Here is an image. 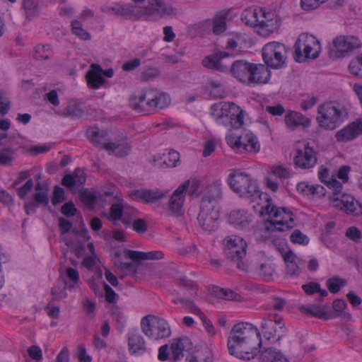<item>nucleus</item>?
<instances>
[{
    "label": "nucleus",
    "mask_w": 362,
    "mask_h": 362,
    "mask_svg": "<svg viewBox=\"0 0 362 362\" xmlns=\"http://www.w3.org/2000/svg\"><path fill=\"white\" fill-rule=\"evenodd\" d=\"M227 346L229 354L238 358L246 361L255 358L262 346L258 328L247 322L234 325L228 337Z\"/></svg>",
    "instance_id": "1"
},
{
    "label": "nucleus",
    "mask_w": 362,
    "mask_h": 362,
    "mask_svg": "<svg viewBox=\"0 0 362 362\" xmlns=\"http://www.w3.org/2000/svg\"><path fill=\"white\" fill-rule=\"evenodd\" d=\"M259 207V214L267 216L266 229L267 230L284 232L296 226L295 215L292 210L287 207L277 206L273 204L271 197L267 193L263 194L262 199L253 208L257 210Z\"/></svg>",
    "instance_id": "2"
},
{
    "label": "nucleus",
    "mask_w": 362,
    "mask_h": 362,
    "mask_svg": "<svg viewBox=\"0 0 362 362\" xmlns=\"http://www.w3.org/2000/svg\"><path fill=\"white\" fill-rule=\"evenodd\" d=\"M318 177L320 180L332 190L329 201L334 208L354 216L362 214V205L353 196L341 193L342 184L334 176L329 177L327 168H320Z\"/></svg>",
    "instance_id": "3"
},
{
    "label": "nucleus",
    "mask_w": 362,
    "mask_h": 362,
    "mask_svg": "<svg viewBox=\"0 0 362 362\" xmlns=\"http://www.w3.org/2000/svg\"><path fill=\"white\" fill-rule=\"evenodd\" d=\"M170 101L168 94L156 88H146L131 95L129 105L139 113L149 115L158 109L167 107Z\"/></svg>",
    "instance_id": "4"
},
{
    "label": "nucleus",
    "mask_w": 362,
    "mask_h": 362,
    "mask_svg": "<svg viewBox=\"0 0 362 362\" xmlns=\"http://www.w3.org/2000/svg\"><path fill=\"white\" fill-rule=\"evenodd\" d=\"M242 21L256 29L257 33L267 37L279 28V20L276 13L259 6H250L241 14Z\"/></svg>",
    "instance_id": "5"
},
{
    "label": "nucleus",
    "mask_w": 362,
    "mask_h": 362,
    "mask_svg": "<svg viewBox=\"0 0 362 362\" xmlns=\"http://www.w3.org/2000/svg\"><path fill=\"white\" fill-rule=\"evenodd\" d=\"M221 183L220 181L214 182L210 186L211 194L202 197L197 221L200 227L205 231L212 232L218 227L219 211L215 209L213 202L221 198Z\"/></svg>",
    "instance_id": "6"
},
{
    "label": "nucleus",
    "mask_w": 362,
    "mask_h": 362,
    "mask_svg": "<svg viewBox=\"0 0 362 362\" xmlns=\"http://www.w3.org/2000/svg\"><path fill=\"white\" fill-rule=\"evenodd\" d=\"M230 189L239 197L248 199L251 203L259 202L265 192H261L257 182L249 174L235 170L231 172L227 178Z\"/></svg>",
    "instance_id": "7"
},
{
    "label": "nucleus",
    "mask_w": 362,
    "mask_h": 362,
    "mask_svg": "<svg viewBox=\"0 0 362 362\" xmlns=\"http://www.w3.org/2000/svg\"><path fill=\"white\" fill-rule=\"evenodd\" d=\"M211 115L218 124L233 129L244 124L243 110L234 103L220 102L211 107Z\"/></svg>",
    "instance_id": "8"
},
{
    "label": "nucleus",
    "mask_w": 362,
    "mask_h": 362,
    "mask_svg": "<svg viewBox=\"0 0 362 362\" xmlns=\"http://www.w3.org/2000/svg\"><path fill=\"white\" fill-rule=\"evenodd\" d=\"M346 111L344 107L334 102H325L317 107L316 120L320 127L333 130L344 121Z\"/></svg>",
    "instance_id": "9"
},
{
    "label": "nucleus",
    "mask_w": 362,
    "mask_h": 362,
    "mask_svg": "<svg viewBox=\"0 0 362 362\" xmlns=\"http://www.w3.org/2000/svg\"><path fill=\"white\" fill-rule=\"evenodd\" d=\"M190 195H199L202 191V182L198 179L188 180L181 184L173 193L169 200L168 209L176 215L182 214L187 192Z\"/></svg>",
    "instance_id": "10"
},
{
    "label": "nucleus",
    "mask_w": 362,
    "mask_h": 362,
    "mask_svg": "<svg viewBox=\"0 0 362 362\" xmlns=\"http://www.w3.org/2000/svg\"><path fill=\"white\" fill-rule=\"evenodd\" d=\"M294 48L295 59L298 62L317 58L322 50L319 40L308 33H302L298 36Z\"/></svg>",
    "instance_id": "11"
},
{
    "label": "nucleus",
    "mask_w": 362,
    "mask_h": 362,
    "mask_svg": "<svg viewBox=\"0 0 362 362\" xmlns=\"http://www.w3.org/2000/svg\"><path fill=\"white\" fill-rule=\"evenodd\" d=\"M141 327L144 334L153 340L168 338L171 334L168 321L158 316H145L141 319Z\"/></svg>",
    "instance_id": "12"
},
{
    "label": "nucleus",
    "mask_w": 362,
    "mask_h": 362,
    "mask_svg": "<svg viewBox=\"0 0 362 362\" xmlns=\"http://www.w3.org/2000/svg\"><path fill=\"white\" fill-rule=\"evenodd\" d=\"M223 243L224 252L228 258L235 262L238 269L247 270V265L243 262L247 247L245 240L240 236L231 235L227 236Z\"/></svg>",
    "instance_id": "13"
},
{
    "label": "nucleus",
    "mask_w": 362,
    "mask_h": 362,
    "mask_svg": "<svg viewBox=\"0 0 362 362\" xmlns=\"http://www.w3.org/2000/svg\"><path fill=\"white\" fill-rule=\"evenodd\" d=\"M287 50L285 45L278 42L267 43L262 49V59L268 67L280 69L286 63Z\"/></svg>",
    "instance_id": "14"
},
{
    "label": "nucleus",
    "mask_w": 362,
    "mask_h": 362,
    "mask_svg": "<svg viewBox=\"0 0 362 362\" xmlns=\"http://www.w3.org/2000/svg\"><path fill=\"white\" fill-rule=\"evenodd\" d=\"M359 47L360 41L357 37L339 35L333 40L329 47V55L333 59L342 58Z\"/></svg>",
    "instance_id": "15"
},
{
    "label": "nucleus",
    "mask_w": 362,
    "mask_h": 362,
    "mask_svg": "<svg viewBox=\"0 0 362 362\" xmlns=\"http://www.w3.org/2000/svg\"><path fill=\"white\" fill-rule=\"evenodd\" d=\"M228 222L235 229L245 233L255 232L257 223L253 215L244 209H235L230 211Z\"/></svg>",
    "instance_id": "16"
},
{
    "label": "nucleus",
    "mask_w": 362,
    "mask_h": 362,
    "mask_svg": "<svg viewBox=\"0 0 362 362\" xmlns=\"http://www.w3.org/2000/svg\"><path fill=\"white\" fill-rule=\"evenodd\" d=\"M261 327L264 338L271 344L280 341L286 333V327L279 316L274 320L264 319Z\"/></svg>",
    "instance_id": "17"
},
{
    "label": "nucleus",
    "mask_w": 362,
    "mask_h": 362,
    "mask_svg": "<svg viewBox=\"0 0 362 362\" xmlns=\"http://www.w3.org/2000/svg\"><path fill=\"white\" fill-rule=\"evenodd\" d=\"M175 13V9L162 0H148V6L143 8L142 14L146 16H157L162 18L171 16Z\"/></svg>",
    "instance_id": "18"
},
{
    "label": "nucleus",
    "mask_w": 362,
    "mask_h": 362,
    "mask_svg": "<svg viewBox=\"0 0 362 362\" xmlns=\"http://www.w3.org/2000/svg\"><path fill=\"white\" fill-rule=\"evenodd\" d=\"M167 194V191H162L157 188L151 189H141L131 192L129 197L132 200L144 204H151L165 197Z\"/></svg>",
    "instance_id": "19"
},
{
    "label": "nucleus",
    "mask_w": 362,
    "mask_h": 362,
    "mask_svg": "<svg viewBox=\"0 0 362 362\" xmlns=\"http://www.w3.org/2000/svg\"><path fill=\"white\" fill-rule=\"evenodd\" d=\"M316 152L308 144L303 149H298L294 157L295 165L301 169H310L317 163Z\"/></svg>",
    "instance_id": "20"
},
{
    "label": "nucleus",
    "mask_w": 362,
    "mask_h": 362,
    "mask_svg": "<svg viewBox=\"0 0 362 362\" xmlns=\"http://www.w3.org/2000/svg\"><path fill=\"white\" fill-rule=\"evenodd\" d=\"M131 147L127 137L120 136L115 138L114 141H107L103 145V149L105 150L108 154L121 158L129 153Z\"/></svg>",
    "instance_id": "21"
},
{
    "label": "nucleus",
    "mask_w": 362,
    "mask_h": 362,
    "mask_svg": "<svg viewBox=\"0 0 362 362\" xmlns=\"http://www.w3.org/2000/svg\"><path fill=\"white\" fill-rule=\"evenodd\" d=\"M281 256L286 264L287 274L298 276L305 267V260L296 256L291 250L282 252Z\"/></svg>",
    "instance_id": "22"
},
{
    "label": "nucleus",
    "mask_w": 362,
    "mask_h": 362,
    "mask_svg": "<svg viewBox=\"0 0 362 362\" xmlns=\"http://www.w3.org/2000/svg\"><path fill=\"white\" fill-rule=\"evenodd\" d=\"M253 65L245 60H236L231 64L229 71L237 81L247 85Z\"/></svg>",
    "instance_id": "23"
},
{
    "label": "nucleus",
    "mask_w": 362,
    "mask_h": 362,
    "mask_svg": "<svg viewBox=\"0 0 362 362\" xmlns=\"http://www.w3.org/2000/svg\"><path fill=\"white\" fill-rule=\"evenodd\" d=\"M362 134V118L356 119L338 131L335 138L339 142H348Z\"/></svg>",
    "instance_id": "24"
},
{
    "label": "nucleus",
    "mask_w": 362,
    "mask_h": 362,
    "mask_svg": "<svg viewBox=\"0 0 362 362\" xmlns=\"http://www.w3.org/2000/svg\"><path fill=\"white\" fill-rule=\"evenodd\" d=\"M271 71L267 65L254 64L247 86L267 83L271 78Z\"/></svg>",
    "instance_id": "25"
},
{
    "label": "nucleus",
    "mask_w": 362,
    "mask_h": 362,
    "mask_svg": "<svg viewBox=\"0 0 362 362\" xmlns=\"http://www.w3.org/2000/svg\"><path fill=\"white\" fill-rule=\"evenodd\" d=\"M284 121L286 127L291 131H293L300 127L307 128L311 124L310 118L299 112L292 110L287 112Z\"/></svg>",
    "instance_id": "26"
},
{
    "label": "nucleus",
    "mask_w": 362,
    "mask_h": 362,
    "mask_svg": "<svg viewBox=\"0 0 362 362\" xmlns=\"http://www.w3.org/2000/svg\"><path fill=\"white\" fill-rule=\"evenodd\" d=\"M129 351L132 354L142 355L146 350V342L137 330L129 332Z\"/></svg>",
    "instance_id": "27"
},
{
    "label": "nucleus",
    "mask_w": 362,
    "mask_h": 362,
    "mask_svg": "<svg viewBox=\"0 0 362 362\" xmlns=\"http://www.w3.org/2000/svg\"><path fill=\"white\" fill-rule=\"evenodd\" d=\"M124 252L127 258L132 259L134 262H140L146 259H161L164 257L163 252L160 250L144 252L126 250Z\"/></svg>",
    "instance_id": "28"
},
{
    "label": "nucleus",
    "mask_w": 362,
    "mask_h": 362,
    "mask_svg": "<svg viewBox=\"0 0 362 362\" xmlns=\"http://www.w3.org/2000/svg\"><path fill=\"white\" fill-rule=\"evenodd\" d=\"M228 56V54L227 52L224 51L219 52L206 57L202 61V64L206 68L226 72L228 68L222 64L221 59Z\"/></svg>",
    "instance_id": "29"
},
{
    "label": "nucleus",
    "mask_w": 362,
    "mask_h": 362,
    "mask_svg": "<svg viewBox=\"0 0 362 362\" xmlns=\"http://www.w3.org/2000/svg\"><path fill=\"white\" fill-rule=\"evenodd\" d=\"M86 78L88 85L94 89L99 88L105 83L103 69L97 64H93L90 66V69L87 72Z\"/></svg>",
    "instance_id": "30"
},
{
    "label": "nucleus",
    "mask_w": 362,
    "mask_h": 362,
    "mask_svg": "<svg viewBox=\"0 0 362 362\" xmlns=\"http://www.w3.org/2000/svg\"><path fill=\"white\" fill-rule=\"evenodd\" d=\"M190 346V342L187 338L174 339L170 344V359L180 358L185 354L191 353L188 349Z\"/></svg>",
    "instance_id": "31"
},
{
    "label": "nucleus",
    "mask_w": 362,
    "mask_h": 362,
    "mask_svg": "<svg viewBox=\"0 0 362 362\" xmlns=\"http://www.w3.org/2000/svg\"><path fill=\"white\" fill-rule=\"evenodd\" d=\"M297 191L303 195L310 197H321L325 194V189L317 184H310L308 182H300L296 186Z\"/></svg>",
    "instance_id": "32"
},
{
    "label": "nucleus",
    "mask_w": 362,
    "mask_h": 362,
    "mask_svg": "<svg viewBox=\"0 0 362 362\" xmlns=\"http://www.w3.org/2000/svg\"><path fill=\"white\" fill-rule=\"evenodd\" d=\"M60 277L63 279L64 286L68 290L75 289L81 283L78 272L72 267H67L64 275L60 272Z\"/></svg>",
    "instance_id": "33"
},
{
    "label": "nucleus",
    "mask_w": 362,
    "mask_h": 362,
    "mask_svg": "<svg viewBox=\"0 0 362 362\" xmlns=\"http://www.w3.org/2000/svg\"><path fill=\"white\" fill-rule=\"evenodd\" d=\"M259 148L260 146L257 138L252 133L247 132L242 135L240 153L243 151L257 153L259 151Z\"/></svg>",
    "instance_id": "34"
},
{
    "label": "nucleus",
    "mask_w": 362,
    "mask_h": 362,
    "mask_svg": "<svg viewBox=\"0 0 362 362\" xmlns=\"http://www.w3.org/2000/svg\"><path fill=\"white\" fill-rule=\"evenodd\" d=\"M36 192L33 196V201L39 206L49 204V186L45 182H38L35 186Z\"/></svg>",
    "instance_id": "35"
},
{
    "label": "nucleus",
    "mask_w": 362,
    "mask_h": 362,
    "mask_svg": "<svg viewBox=\"0 0 362 362\" xmlns=\"http://www.w3.org/2000/svg\"><path fill=\"white\" fill-rule=\"evenodd\" d=\"M300 310L304 313L311 315L320 319L329 320L335 317L331 312H327L323 308L314 305H302Z\"/></svg>",
    "instance_id": "36"
},
{
    "label": "nucleus",
    "mask_w": 362,
    "mask_h": 362,
    "mask_svg": "<svg viewBox=\"0 0 362 362\" xmlns=\"http://www.w3.org/2000/svg\"><path fill=\"white\" fill-rule=\"evenodd\" d=\"M82 202L88 208H94L103 199V195L95 190L84 189L80 194Z\"/></svg>",
    "instance_id": "37"
},
{
    "label": "nucleus",
    "mask_w": 362,
    "mask_h": 362,
    "mask_svg": "<svg viewBox=\"0 0 362 362\" xmlns=\"http://www.w3.org/2000/svg\"><path fill=\"white\" fill-rule=\"evenodd\" d=\"M160 160L168 168L176 167L180 163V153L173 149H169L162 154Z\"/></svg>",
    "instance_id": "38"
},
{
    "label": "nucleus",
    "mask_w": 362,
    "mask_h": 362,
    "mask_svg": "<svg viewBox=\"0 0 362 362\" xmlns=\"http://www.w3.org/2000/svg\"><path fill=\"white\" fill-rule=\"evenodd\" d=\"M212 293L216 297L227 300H240L241 299V296L240 294L229 288L216 286L213 288Z\"/></svg>",
    "instance_id": "39"
},
{
    "label": "nucleus",
    "mask_w": 362,
    "mask_h": 362,
    "mask_svg": "<svg viewBox=\"0 0 362 362\" xmlns=\"http://www.w3.org/2000/svg\"><path fill=\"white\" fill-rule=\"evenodd\" d=\"M277 356L279 362H288L287 358L279 351L275 349H266L260 354V358L262 362H272L273 357Z\"/></svg>",
    "instance_id": "40"
},
{
    "label": "nucleus",
    "mask_w": 362,
    "mask_h": 362,
    "mask_svg": "<svg viewBox=\"0 0 362 362\" xmlns=\"http://www.w3.org/2000/svg\"><path fill=\"white\" fill-rule=\"evenodd\" d=\"M86 135L88 140L96 147L103 149V145L107 141L100 134L96 128H89L86 132Z\"/></svg>",
    "instance_id": "41"
},
{
    "label": "nucleus",
    "mask_w": 362,
    "mask_h": 362,
    "mask_svg": "<svg viewBox=\"0 0 362 362\" xmlns=\"http://www.w3.org/2000/svg\"><path fill=\"white\" fill-rule=\"evenodd\" d=\"M66 113L71 119H79L83 117L84 110L80 103L71 101L66 107Z\"/></svg>",
    "instance_id": "42"
},
{
    "label": "nucleus",
    "mask_w": 362,
    "mask_h": 362,
    "mask_svg": "<svg viewBox=\"0 0 362 362\" xmlns=\"http://www.w3.org/2000/svg\"><path fill=\"white\" fill-rule=\"evenodd\" d=\"M346 284V280L338 276H334L327 280L326 286L332 293H338Z\"/></svg>",
    "instance_id": "43"
},
{
    "label": "nucleus",
    "mask_w": 362,
    "mask_h": 362,
    "mask_svg": "<svg viewBox=\"0 0 362 362\" xmlns=\"http://www.w3.org/2000/svg\"><path fill=\"white\" fill-rule=\"evenodd\" d=\"M302 289L307 295H313L319 293L322 297L327 296V292L325 289L320 288V284L315 281H310L302 286Z\"/></svg>",
    "instance_id": "44"
},
{
    "label": "nucleus",
    "mask_w": 362,
    "mask_h": 362,
    "mask_svg": "<svg viewBox=\"0 0 362 362\" xmlns=\"http://www.w3.org/2000/svg\"><path fill=\"white\" fill-rule=\"evenodd\" d=\"M226 29V16L225 13H220L213 20V32L216 35L223 33Z\"/></svg>",
    "instance_id": "45"
},
{
    "label": "nucleus",
    "mask_w": 362,
    "mask_h": 362,
    "mask_svg": "<svg viewBox=\"0 0 362 362\" xmlns=\"http://www.w3.org/2000/svg\"><path fill=\"white\" fill-rule=\"evenodd\" d=\"M226 139L231 148L239 152L242 142V135L237 134L233 130H230L226 134Z\"/></svg>",
    "instance_id": "46"
},
{
    "label": "nucleus",
    "mask_w": 362,
    "mask_h": 362,
    "mask_svg": "<svg viewBox=\"0 0 362 362\" xmlns=\"http://www.w3.org/2000/svg\"><path fill=\"white\" fill-rule=\"evenodd\" d=\"M35 59L37 60H45L52 54L50 45H37L35 47Z\"/></svg>",
    "instance_id": "47"
},
{
    "label": "nucleus",
    "mask_w": 362,
    "mask_h": 362,
    "mask_svg": "<svg viewBox=\"0 0 362 362\" xmlns=\"http://www.w3.org/2000/svg\"><path fill=\"white\" fill-rule=\"evenodd\" d=\"M349 71L352 75L362 78V54L351 61Z\"/></svg>",
    "instance_id": "48"
},
{
    "label": "nucleus",
    "mask_w": 362,
    "mask_h": 362,
    "mask_svg": "<svg viewBox=\"0 0 362 362\" xmlns=\"http://www.w3.org/2000/svg\"><path fill=\"white\" fill-rule=\"evenodd\" d=\"M14 150L11 147H5L0 151V165H11L14 160Z\"/></svg>",
    "instance_id": "49"
},
{
    "label": "nucleus",
    "mask_w": 362,
    "mask_h": 362,
    "mask_svg": "<svg viewBox=\"0 0 362 362\" xmlns=\"http://www.w3.org/2000/svg\"><path fill=\"white\" fill-rule=\"evenodd\" d=\"M124 207L121 204H113L110 209L109 218L112 222L122 221Z\"/></svg>",
    "instance_id": "50"
},
{
    "label": "nucleus",
    "mask_w": 362,
    "mask_h": 362,
    "mask_svg": "<svg viewBox=\"0 0 362 362\" xmlns=\"http://www.w3.org/2000/svg\"><path fill=\"white\" fill-rule=\"evenodd\" d=\"M126 227L131 228L136 233L143 234L148 230V223L143 218H137L131 222V223L127 225Z\"/></svg>",
    "instance_id": "51"
},
{
    "label": "nucleus",
    "mask_w": 362,
    "mask_h": 362,
    "mask_svg": "<svg viewBox=\"0 0 362 362\" xmlns=\"http://www.w3.org/2000/svg\"><path fill=\"white\" fill-rule=\"evenodd\" d=\"M290 240L294 244L307 245L309 243V238L300 230H294L290 236Z\"/></svg>",
    "instance_id": "52"
},
{
    "label": "nucleus",
    "mask_w": 362,
    "mask_h": 362,
    "mask_svg": "<svg viewBox=\"0 0 362 362\" xmlns=\"http://www.w3.org/2000/svg\"><path fill=\"white\" fill-rule=\"evenodd\" d=\"M71 29L73 33L82 40H86L90 38V34L83 29L81 23L77 20L72 21Z\"/></svg>",
    "instance_id": "53"
},
{
    "label": "nucleus",
    "mask_w": 362,
    "mask_h": 362,
    "mask_svg": "<svg viewBox=\"0 0 362 362\" xmlns=\"http://www.w3.org/2000/svg\"><path fill=\"white\" fill-rule=\"evenodd\" d=\"M138 216V211L132 207H126L124 209L122 223L127 226L131 222L134 221Z\"/></svg>",
    "instance_id": "54"
},
{
    "label": "nucleus",
    "mask_w": 362,
    "mask_h": 362,
    "mask_svg": "<svg viewBox=\"0 0 362 362\" xmlns=\"http://www.w3.org/2000/svg\"><path fill=\"white\" fill-rule=\"evenodd\" d=\"M134 8L132 5L117 4L112 7L111 10L122 16H131L134 12Z\"/></svg>",
    "instance_id": "55"
},
{
    "label": "nucleus",
    "mask_w": 362,
    "mask_h": 362,
    "mask_svg": "<svg viewBox=\"0 0 362 362\" xmlns=\"http://www.w3.org/2000/svg\"><path fill=\"white\" fill-rule=\"evenodd\" d=\"M23 7L25 10L26 18H30L37 10V3L36 0H24Z\"/></svg>",
    "instance_id": "56"
},
{
    "label": "nucleus",
    "mask_w": 362,
    "mask_h": 362,
    "mask_svg": "<svg viewBox=\"0 0 362 362\" xmlns=\"http://www.w3.org/2000/svg\"><path fill=\"white\" fill-rule=\"evenodd\" d=\"M78 169H76L72 174H66L62 180V185L68 188L74 187L78 178Z\"/></svg>",
    "instance_id": "57"
},
{
    "label": "nucleus",
    "mask_w": 362,
    "mask_h": 362,
    "mask_svg": "<svg viewBox=\"0 0 362 362\" xmlns=\"http://www.w3.org/2000/svg\"><path fill=\"white\" fill-rule=\"evenodd\" d=\"M65 199L64 190L58 185H55L53 189V196L52 203L54 206L63 202Z\"/></svg>",
    "instance_id": "58"
},
{
    "label": "nucleus",
    "mask_w": 362,
    "mask_h": 362,
    "mask_svg": "<svg viewBox=\"0 0 362 362\" xmlns=\"http://www.w3.org/2000/svg\"><path fill=\"white\" fill-rule=\"evenodd\" d=\"M269 175L275 177L276 179V177L287 178L289 177V172L281 165H274L271 168Z\"/></svg>",
    "instance_id": "59"
},
{
    "label": "nucleus",
    "mask_w": 362,
    "mask_h": 362,
    "mask_svg": "<svg viewBox=\"0 0 362 362\" xmlns=\"http://www.w3.org/2000/svg\"><path fill=\"white\" fill-rule=\"evenodd\" d=\"M34 186V182L33 179H28L25 183L21 187L18 191L17 194L21 199H24L27 194L32 190Z\"/></svg>",
    "instance_id": "60"
},
{
    "label": "nucleus",
    "mask_w": 362,
    "mask_h": 362,
    "mask_svg": "<svg viewBox=\"0 0 362 362\" xmlns=\"http://www.w3.org/2000/svg\"><path fill=\"white\" fill-rule=\"evenodd\" d=\"M327 0H300V6L303 10L309 11L317 8Z\"/></svg>",
    "instance_id": "61"
},
{
    "label": "nucleus",
    "mask_w": 362,
    "mask_h": 362,
    "mask_svg": "<svg viewBox=\"0 0 362 362\" xmlns=\"http://www.w3.org/2000/svg\"><path fill=\"white\" fill-rule=\"evenodd\" d=\"M11 103L4 93L0 91V115H6L10 110Z\"/></svg>",
    "instance_id": "62"
},
{
    "label": "nucleus",
    "mask_w": 362,
    "mask_h": 362,
    "mask_svg": "<svg viewBox=\"0 0 362 362\" xmlns=\"http://www.w3.org/2000/svg\"><path fill=\"white\" fill-rule=\"evenodd\" d=\"M77 358L79 362H91L92 357L87 354L83 344H79L77 349Z\"/></svg>",
    "instance_id": "63"
},
{
    "label": "nucleus",
    "mask_w": 362,
    "mask_h": 362,
    "mask_svg": "<svg viewBox=\"0 0 362 362\" xmlns=\"http://www.w3.org/2000/svg\"><path fill=\"white\" fill-rule=\"evenodd\" d=\"M61 212L66 216H74L76 212V208L72 202L65 203L61 208Z\"/></svg>",
    "instance_id": "64"
}]
</instances>
